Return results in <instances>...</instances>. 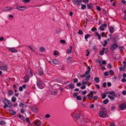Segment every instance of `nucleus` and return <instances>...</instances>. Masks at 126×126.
Wrapping results in <instances>:
<instances>
[{
    "label": "nucleus",
    "instance_id": "nucleus-1",
    "mask_svg": "<svg viewBox=\"0 0 126 126\" xmlns=\"http://www.w3.org/2000/svg\"><path fill=\"white\" fill-rule=\"evenodd\" d=\"M72 116H74L75 118V120L78 123L80 124V125H84V123H82L80 122V115L78 113L75 114L74 113L71 114Z\"/></svg>",
    "mask_w": 126,
    "mask_h": 126
},
{
    "label": "nucleus",
    "instance_id": "nucleus-2",
    "mask_svg": "<svg viewBox=\"0 0 126 126\" xmlns=\"http://www.w3.org/2000/svg\"><path fill=\"white\" fill-rule=\"evenodd\" d=\"M37 87L40 89H42L44 87V82L41 80H38L37 83Z\"/></svg>",
    "mask_w": 126,
    "mask_h": 126
},
{
    "label": "nucleus",
    "instance_id": "nucleus-3",
    "mask_svg": "<svg viewBox=\"0 0 126 126\" xmlns=\"http://www.w3.org/2000/svg\"><path fill=\"white\" fill-rule=\"evenodd\" d=\"M72 1L74 4L78 6L80 5L81 2V0H72Z\"/></svg>",
    "mask_w": 126,
    "mask_h": 126
},
{
    "label": "nucleus",
    "instance_id": "nucleus-4",
    "mask_svg": "<svg viewBox=\"0 0 126 126\" xmlns=\"http://www.w3.org/2000/svg\"><path fill=\"white\" fill-rule=\"evenodd\" d=\"M121 110H122L126 109V104L124 103L122 104L119 106Z\"/></svg>",
    "mask_w": 126,
    "mask_h": 126
},
{
    "label": "nucleus",
    "instance_id": "nucleus-5",
    "mask_svg": "<svg viewBox=\"0 0 126 126\" xmlns=\"http://www.w3.org/2000/svg\"><path fill=\"white\" fill-rule=\"evenodd\" d=\"M96 93V92L95 91H92L90 93L87 95V96L90 99H91L93 97V94H95Z\"/></svg>",
    "mask_w": 126,
    "mask_h": 126
},
{
    "label": "nucleus",
    "instance_id": "nucleus-6",
    "mask_svg": "<svg viewBox=\"0 0 126 126\" xmlns=\"http://www.w3.org/2000/svg\"><path fill=\"white\" fill-rule=\"evenodd\" d=\"M0 69L3 71H7V65L6 64H4L0 66Z\"/></svg>",
    "mask_w": 126,
    "mask_h": 126
},
{
    "label": "nucleus",
    "instance_id": "nucleus-7",
    "mask_svg": "<svg viewBox=\"0 0 126 126\" xmlns=\"http://www.w3.org/2000/svg\"><path fill=\"white\" fill-rule=\"evenodd\" d=\"M16 8L21 11L27 9L26 7L24 6H17Z\"/></svg>",
    "mask_w": 126,
    "mask_h": 126
},
{
    "label": "nucleus",
    "instance_id": "nucleus-8",
    "mask_svg": "<svg viewBox=\"0 0 126 126\" xmlns=\"http://www.w3.org/2000/svg\"><path fill=\"white\" fill-rule=\"evenodd\" d=\"M118 47V46L117 44L115 43L112 45L110 48V49L111 50H114Z\"/></svg>",
    "mask_w": 126,
    "mask_h": 126
},
{
    "label": "nucleus",
    "instance_id": "nucleus-9",
    "mask_svg": "<svg viewBox=\"0 0 126 126\" xmlns=\"http://www.w3.org/2000/svg\"><path fill=\"white\" fill-rule=\"evenodd\" d=\"M60 88V85L57 84H55L52 86V88L54 89H58Z\"/></svg>",
    "mask_w": 126,
    "mask_h": 126
},
{
    "label": "nucleus",
    "instance_id": "nucleus-10",
    "mask_svg": "<svg viewBox=\"0 0 126 126\" xmlns=\"http://www.w3.org/2000/svg\"><path fill=\"white\" fill-rule=\"evenodd\" d=\"M107 94H110L114 96L115 97H116L117 96V95L115 94V93L113 91L111 92H108L106 93Z\"/></svg>",
    "mask_w": 126,
    "mask_h": 126
},
{
    "label": "nucleus",
    "instance_id": "nucleus-11",
    "mask_svg": "<svg viewBox=\"0 0 126 126\" xmlns=\"http://www.w3.org/2000/svg\"><path fill=\"white\" fill-rule=\"evenodd\" d=\"M32 110L35 112H37L38 110V108L36 107H33L32 108Z\"/></svg>",
    "mask_w": 126,
    "mask_h": 126
},
{
    "label": "nucleus",
    "instance_id": "nucleus-12",
    "mask_svg": "<svg viewBox=\"0 0 126 126\" xmlns=\"http://www.w3.org/2000/svg\"><path fill=\"white\" fill-rule=\"evenodd\" d=\"M29 75H25L24 77V79L25 82H27L29 79Z\"/></svg>",
    "mask_w": 126,
    "mask_h": 126
},
{
    "label": "nucleus",
    "instance_id": "nucleus-13",
    "mask_svg": "<svg viewBox=\"0 0 126 126\" xmlns=\"http://www.w3.org/2000/svg\"><path fill=\"white\" fill-rule=\"evenodd\" d=\"M88 70L86 71L85 72V74L86 75H88L90 73L91 71V68L90 66H88L87 67Z\"/></svg>",
    "mask_w": 126,
    "mask_h": 126
},
{
    "label": "nucleus",
    "instance_id": "nucleus-14",
    "mask_svg": "<svg viewBox=\"0 0 126 126\" xmlns=\"http://www.w3.org/2000/svg\"><path fill=\"white\" fill-rule=\"evenodd\" d=\"M99 115L101 117H104L106 116V114L103 111L100 112L99 113Z\"/></svg>",
    "mask_w": 126,
    "mask_h": 126
},
{
    "label": "nucleus",
    "instance_id": "nucleus-15",
    "mask_svg": "<svg viewBox=\"0 0 126 126\" xmlns=\"http://www.w3.org/2000/svg\"><path fill=\"white\" fill-rule=\"evenodd\" d=\"M9 50L10 51L12 52H17L18 51L17 50L13 48H9Z\"/></svg>",
    "mask_w": 126,
    "mask_h": 126
},
{
    "label": "nucleus",
    "instance_id": "nucleus-16",
    "mask_svg": "<svg viewBox=\"0 0 126 126\" xmlns=\"http://www.w3.org/2000/svg\"><path fill=\"white\" fill-rule=\"evenodd\" d=\"M110 32V33H113L114 32V28L112 26H109Z\"/></svg>",
    "mask_w": 126,
    "mask_h": 126
},
{
    "label": "nucleus",
    "instance_id": "nucleus-17",
    "mask_svg": "<svg viewBox=\"0 0 126 126\" xmlns=\"http://www.w3.org/2000/svg\"><path fill=\"white\" fill-rule=\"evenodd\" d=\"M87 8L88 9H92L94 8L92 3H90L87 5Z\"/></svg>",
    "mask_w": 126,
    "mask_h": 126
},
{
    "label": "nucleus",
    "instance_id": "nucleus-18",
    "mask_svg": "<svg viewBox=\"0 0 126 126\" xmlns=\"http://www.w3.org/2000/svg\"><path fill=\"white\" fill-rule=\"evenodd\" d=\"M88 82V81L86 79H83L82 82V85L86 84H87Z\"/></svg>",
    "mask_w": 126,
    "mask_h": 126
},
{
    "label": "nucleus",
    "instance_id": "nucleus-19",
    "mask_svg": "<svg viewBox=\"0 0 126 126\" xmlns=\"http://www.w3.org/2000/svg\"><path fill=\"white\" fill-rule=\"evenodd\" d=\"M72 48L73 47L72 46H70L69 47V48L67 50V53H68L70 54L71 53Z\"/></svg>",
    "mask_w": 126,
    "mask_h": 126
},
{
    "label": "nucleus",
    "instance_id": "nucleus-20",
    "mask_svg": "<svg viewBox=\"0 0 126 126\" xmlns=\"http://www.w3.org/2000/svg\"><path fill=\"white\" fill-rule=\"evenodd\" d=\"M72 58L71 57H68L66 61L68 63H70L71 62Z\"/></svg>",
    "mask_w": 126,
    "mask_h": 126
},
{
    "label": "nucleus",
    "instance_id": "nucleus-21",
    "mask_svg": "<svg viewBox=\"0 0 126 126\" xmlns=\"http://www.w3.org/2000/svg\"><path fill=\"white\" fill-rule=\"evenodd\" d=\"M19 106L21 107H27V105L21 103L19 104Z\"/></svg>",
    "mask_w": 126,
    "mask_h": 126
},
{
    "label": "nucleus",
    "instance_id": "nucleus-22",
    "mask_svg": "<svg viewBox=\"0 0 126 126\" xmlns=\"http://www.w3.org/2000/svg\"><path fill=\"white\" fill-rule=\"evenodd\" d=\"M53 63L55 64H57L58 63V61L56 59H54L52 60Z\"/></svg>",
    "mask_w": 126,
    "mask_h": 126
},
{
    "label": "nucleus",
    "instance_id": "nucleus-23",
    "mask_svg": "<svg viewBox=\"0 0 126 126\" xmlns=\"http://www.w3.org/2000/svg\"><path fill=\"white\" fill-rule=\"evenodd\" d=\"M10 112L11 114L12 115H14L15 114L16 112L13 110H11L10 111Z\"/></svg>",
    "mask_w": 126,
    "mask_h": 126
},
{
    "label": "nucleus",
    "instance_id": "nucleus-24",
    "mask_svg": "<svg viewBox=\"0 0 126 126\" xmlns=\"http://www.w3.org/2000/svg\"><path fill=\"white\" fill-rule=\"evenodd\" d=\"M8 92V95L10 96L12 95L13 94V92L10 90H9Z\"/></svg>",
    "mask_w": 126,
    "mask_h": 126
},
{
    "label": "nucleus",
    "instance_id": "nucleus-25",
    "mask_svg": "<svg viewBox=\"0 0 126 126\" xmlns=\"http://www.w3.org/2000/svg\"><path fill=\"white\" fill-rule=\"evenodd\" d=\"M68 87L69 89H73L74 88V85L73 84H71L68 85Z\"/></svg>",
    "mask_w": 126,
    "mask_h": 126
},
{
    "label": "nucleus",
    "instance_id": "nucleus-26",
    "mask_svg": "<svg viewBox=\"0 0 126 126\" xmlns=\"http://www.w3.org/2000/svg\"><path fill=\"white\" fill-rule=\"evenodd\" d=\"M6 124V122L4 121H1L0 122V124L1 126L4 125Z\"/></svg>",
    "mask_w": 126,
    "mask_h": 126
},
{
    "label": "nucleus",
    "instance_id": "nucleus-27",
    "mask_svg": "<svg viewBox=\"0 0 126 126\" xmlns=\"http://www.w3.org/2000/svg\"><path fill=\"white\" fill-rule=\"evenodd\" d=\"M43 73V71L41 70L39 71L38 75L40 76L42 75Z\"/></svg>",
    "mask_w": 126,
    "mask_h": 126
},
{
    "label": "nucleus",
    "instance_id": "nucleus-28",
    "mask_svg": "<svg viewBox=\"0 0 126 126\" xmlns=\"http://www.w3.org/2000/svg\"><path fill=\"white\" fill-rule=\"evenodd\" d=\"M7 104L9 105L8 107L10 108L12 106V104L11 102L9 100Z\"/></svg>",
    "mask_w": 126,
    "mask_h": 126
},
{
    "label": "nucleus",
    "instance_id": "nucleus-29",
    "mask_svg": "<svg viewBox=\"0 0 126 126\" xmlns=\"http://www.w3.org/2000/svg\"><path fill=\"white\" fill-rule=\"evenodd\" d=\"M41 122L39 121H35L34 123L35 124H37L38 126H40L41 125Z\"/></svg>",
    "mask_w": 126,
    "mask_h": 126
},
{
    "label": "nucleus",
    "instance_id": "nucleus-30",
    "mask_svg": "<svg viewBox=\"0 0 126 126\" xmlns=\"http://www.w3.org/2000/svg\"><path fill=\"white\" fill-rule=\"evenodd\" d=\"M95 33L96 35L98 37V39L100 40L101 39V36L97 32H96Z\"/></svg>",
    "mask_w": 126,
    "mask_h": 126
},
{
    "label": "nucleus",
    "instance_id": "nucleus-31",
    "mask_svg": "<svg viewBox=\"0 0 126 126\" xmlns=\"http://www.w3.org/2000/svg\"><path fill=\"white\" fill-rule=\"evenodd\" d=\"M95 33L96 35L98 37V39L100 40L101 39V36L97 32H96Z\"/></svg>",
    "mask_w": 126,
    "mask_h": 126
},
{
    "label": "nucleus",
    "instance_id": "nucleus-32",
    "mask_svg": "<svg viewBox=\"0 0 126 126\" xmlns=\"http://www.w3.org/2000/svg\"><path fill=\"white\" fill-rule=\"evenodd\" d=\"M95 33L96 35L98 37V39L100 40L101 39V36L97 32H96Z\"/></svg>",
    "mask_w": 126,
    "mask_h": 126
},
{
    "label": "nucleus",
    "instance_id": "nucleus-33",
    "mask_svg": "<svg viewBox=\"0 0 126 126\" xmlns=\"http://www.w3.org/2000/svg\"><path fill=\"white\" fill-rule=\"evenodd\" d=\"M18 115L19 116V118L23 120H24V119H25V118L23 115H21L20 114H18Z\"/></svg>",
    "mask_w": 126,
    "mask_h": 126
},
{
    "label": "nucleus",
    "instance_id": "nucleus-34",
    "mask_svg": "<svg viewBox=\"0 0 126 126\" xmlns=\"http://www.w3.org/2000/svg\"><path fill=\"white\" fill-rule=\"evenodd\" d=\"M16 98L15 97L13 96L11 98V101L12 102H15L16 101Z\"/></svg>",
    "mask_w": 126,
    "mask_h": 126
},
{
    "label": "nucleus",
    "instance_id": "nucleus-35",
    "mask_svg": "<svg viewBox=\"0 0 126 126\" xmlns=\"http://www.w3.org/2000/svg\"><path fill=\"white\" fill-rule=\"evenodd\" d=\"M104 44H102L103 46L104 47H105L106 46L107 44L108 43V41L106 40H105L104 41Z\"/></svg>",
    "mask_w": 126,
    "mask_h": 126
},
{
    "label": "nucleus",
    "instance_id": "nucleus-36",
    "mask_svg": "<svg viewBox=\"0 0 126 126\" xmlns=\"http://www.w3.org/2000/svg\"><path fill=\"white\" fill-rule=\"evenodd\" d=\"M108 97L112 100H113L114 99V98L110 95H108Z\"/></svg>",
    "mask_w": 126,
    "mask_h": 126
},
{
    "label": "nucleus",
    "instance_id": "nucleus-37",
    "mask_svg": "<svg viewBox=\"0 0 126 126\" xmlns=\"http://www.w3.org/2000/svg\"><path fill=\"white\" fill-rule=\"evenodd\" d=\"M9 100H7V99H5L3 100V102L5 104H7Z\"/></svg>",
    "mask_w": 126,
    "mask_h": 126
},
{
    "label": "nucleus",
    "instance_id": "nucleus-38",
    "mask_svg": "<svg viewBox=\"0 0 126 126\" xmlns=\"http://www.w3.org/2000/svg\"><path fill=\"white\" fill-rule=\"evenodd\" d=\"M94 80L96 81V82L97 83L99 82V79L98 78L95 77L94 79Z\"/></svg>",
    "mask_w": 126,
    "mask_h": 126
},
{
    "label": "nucleus",
    "instance_id": "nucleus-39",
    "mask_svg": "<svg viewBox=\"0 0 126 126\" xmlns=\"http://www.w3.org/2000/svg\"><path fill=\"white\" fill-rule=\"evenodd\" d=\"M45 50V48L43 47H41L40 48V51L41 52H43Z\"/></svg>",
    "mask_w": 126,
    "mask_h": 126
},
{
    "label": "nucleus",
    "instance_id": "nucleus-40",
    "mask_svg": "<svg viewBox=\"0 0 126 126\" xmlns=\"http://www.w3.org/2000/svg\"><path fill=\"white\" fill-rule=\"evenodd\" d=\"M76 98L77 100H82V98L80 95L77 96L76 97Z\"/></svg>",
    "mask_w": 126,
    "mask_h": 126
},
{
    "label": "nucleus",
    "instance_id": "nucleus-41",
    "mask_svg": "<svg viewBox=\"0 0 126 126\" xmlns=\"http://www.w3.org/2000/svg\"><path fill=\"white\" fill-rule=\"evenodd\" d=\"M81 4V5L82 6L81 7V9H84L86 8V6L84 4Z\"/></svg>",
    "mask_w": 126,
    "mask_h": 126
},
{
    "label": "nucleus",
    "instance_id": "nucleus-42",
    "mask_svg": "<svg viewBox=\"0 0 126 126\" xmlns=\"http://www.w3.org/2000/svg\"><path fill=\"white\" fill-rule=\"evenodd\" d=\"M108 101L109 100L108 99H106L103 101V103L105 104H107L108 103Z\"/></svg>",
    "mask_w": 126,
    "mask_h": 126
},
{
    "label": "nucleus",
    "instance_id": "nucleus-43",
    "mask_svg": "<svg viewBox=\"0 0 126 126\" xmlns=\"http://www.w3.org/2000/svg\"><path fill=\"white\" fill-rule=\"evenodd\" d=\"M102 98L103 99H104L106 97V95L104 93H103L102 94Z\"/></svg>",
    "mask_w": 126,
    "mask_h": 126
},
{
    "label": "nucleus",
    "instance_id": "nucleus-44",
    "mask_svg": "<svg viewBox=\"0 0 126 126\" xmlns=\"http://www.w3.org/2000/svg\"><path fill=\"white\" fill-rule=\"evenodd\" d=\"M28 47L33 51H35L36 50V49L34 47H31L30 46H29Z\"/></svg>",
    "mask_w": 126,
    "mask_h": 126
},
{
    "label": "nucleus",
    "instance_id": "nucleus-45",
    "mask_svg": "<svg viewBox=\"0 0 126 126\" xmlns=\"http://www.w3.org/2000/svg\"><path fill=\"white\" fill-rule=\"evenodd\" d=\"M90 36V34H87L85 36V39H87Z\"/></svg>",
    "mask_w": 126,
    "mask_h": 126
},
{
    "label": "nucleus",
    "instance_id": "nucleus-46",
    "mask_svg": "<svg viewBox=\"0 0 126 126\" xmlns=\"http://www.w3.org/2000/svg\"><path fill=\"white\" fill-rule=\"evenodd\" d=\"M90 77V75H87L86 78V79H85L87 80L88 81Z\"/></svg>",
    "mask_w": 126,
    "mask_h": 126
},
{
    "label": "nucleus",
    "instance_id": "nucleus-47",
    "mask_svg": "<svg viewBox=\"0 0 126 126\" xmlns=\"http://www.w3.org/2000/svg\"><path fill=\"white\" fill-rule=\"evenodd\" d=\"M29 120V118L28 117L26 119V121L28 123L31 124V123Z\"/></svg>",
    "mask_w": 126,
    "mask_h": 126
},
{
    "label": "nucleus",
    "instance_id": "nucleus-48",
    "mask_svg": "<svg viewBox=\"0 0 126 126\" xmlns=\"http://www.w3.org/2000/svg\"><path fill=\"white\" fill-rule=\"evenodd\" d=\"M51 94L53 95H55L56 94L57 91H53L52 92Z\"/></svg>",
    "mask_w": 126,
    "mask_h": 126
},
{
    "label": "nucleus",
    "instance_id": "nucleus-49",
    "mask_svg": "<svg viewBox=\"0 0 126 126\" xmlns=\"http://www.w3.org/2000/svg\"><path fill=\"white\" fill-rule=\"evenodd\" d=\"M45 117L46 118H48L50 117V116L49 114H47L45 115Z\"/></svg>",
    "mask_w": 126,
    "mask_h": 126
},
{
    "label": "nucleus",
    "instance_id": "nucleus-50",
    "mask_svg": "<svg viewBox=\"0 0 126 126\" xmlns=\"http://www.w3.org/2000/svg\"><path fill=\"white\" fill-rule=\"evenodd\" d=\"M23 2L24 3H25L28 2H30L31 0H23Z\"/></svg>",
    "mask_w": 126,
    "mask_h": 126
},
{
    "label": "nucleus",
    "instance_id": "nucleus-51",
    "mask_svg": "<svg viewBox=\"0 0 126 126\" xmlns=\"http://www.w3.org/2000/svg\"><path fill=\"white\" fill-rule=\"evenodd\" d=\"M96 8L99 11H101V8L99 6H97L96 7Z\"/></svg>",
    "mask_w": 126,
    "mask_h": 126
},
{
    "label": "nucleus",
    "instance_id": "nucleus-52",
    "mask_svg": "<svg viewBox=\"0 0 126 126\" xmlns=\"http://www.w3.org/2000/svg\"><path fill=\"white\" fill-rule=\"evenodd\" d=\"M78 33L79 34H82L83 33L82 32V31L81 30H79V31L78 32Z\"/></svg>",
    "mask_w": 126,
    "mask_h": 126
},
{
    "label": "nucleus",
    "instance_id": "nucleus-53",
    "mask_svg": "<svg viewBox=\"0 0 126 126\" xmlns=\"http://www.w3.org/2000/svg\"><path fill=\"white\" fill-rule=\"evenodd\" d=\"M54 55H58V53L56 51H55L54 53Z\"/></svg>",
    "mask_w": 126,
    "mask_h": 126
},
{
    "label": "nucleus",
    "instance_id": "nucleus-54",
    "mask_svg": "<svg viewBox=\"0 0 126 126\" xmlns=\"http://www.w3.org/2000/svg\"><path fill=\"white\" fill-rule=\"evenodd\" d=\"M60 42L61 43H62L63 44H64L65 42V41L64 40H60Z\"/></svg>",
    "mask_w": 126,
    "mask_h": 126
},
{
    "label": "nucleus",
    "instance_id": "nucleus-55",
    "mask_svg": "<svg viewBox=\"0 0 126 126\" xmlns=\"http://www.w3.org/2000/svg\"><path fill=\"white\" fill-rule=\"evenodd\" d=\"M101 26H102V27H106L107 26V25L106 24L104 23L103 24H102L101 25Z\"/></svg>",
    "mask_w": 126,
    "mask_h": 126
},
{
    "label": "nucleus",
    "instance_id": "nucleus-56",
    "mask_svg": "<svg viewBox=\"0 0 126 126\" xmlns=\"http://www.w3.org/2000/svg\"><path fill=\"white\" fill-rule=\"evenodd\" d=\"M7 10H11L12 9V8L11 7H7L6 8Z\"/></svg>",
    "mask_w": 126,
    "mask_h": 126
},
{
    "label": "nucleus",
    "instance_id": "nucleus-57",
    "mask_svg": "<svg viewBox=\"0 0 126 126\" xmlns=\"http://www.w3.org/2000/svg\"><path fill=\"white\" fill-rule=\"evenodd\" d=\"M110 74L111 75L113 74V71L112 70H111L109 71Z\"/></svg>",
    "mask_w": 126,
    "mask_h": 126
},
{
    "label": "nucleus",
    "instance_id": "nucleus-58",
    "mask_svg": "<svg viewBox=\"0 0 126 126\" xmlns=\"http://www.w3.org/2000/svg\"><path fill=\"white\" fill-rule=\"evenodd\" d=\"M99 53L100 55H103L104 54V52L101 50L100 51Z\"/></svg>",
    "mask_w": 126,
    "mask_h": 126
},
{
    "label": "nucleus",
    "instance_id": "nucleus-59",
    "mask_svg": "<svg viewBox=\"0 0 126 126\" xmlns=\"http://www.w3.org/2000/svg\"><path fill=\"white\" fill-rule=\"evenodd\" d=\"M98 97L97 96H95L94 97L93 99L94 100H96L98 98Z\"/></svg>",
    "mask_w": 126,
    "mask_h": 126
},
{
    "label": "nucleus",
    "instance_id": "nucleus-60",
    "mask_svg": "<svg viewBox=\"0 0 126 126\" xmlns=\"http://www.w3.org/2000/svg\"><path fill=\"white\" fill-rule=\"evenodd\" d=\"M108 73L107 72H105L104 74V75L105 76H107L108 75Z\"/></svg>",
    "mask_w": 126,
    "mask_h": 126
},
{
    "label": "nucleus",
    "instance_id": "nucleus-61",
    "mask_svg": "<svg viewBox=\"0 0 126 126\" xmlns=\"http://www.w3.org/2000/svg\"><path fill=\"white\" fill-rule=\"evenodd\" d=\"M94 107V106L93 104L91 105L90 106V108L91 109H93Z\"/></svg>",
    "mask_w": 126,
    "mask_h": 126
},
{
    "label": "nucleus",
    "instance_id": "nucleus-62",
    "mask_svg": "<svg viewBox=\"0 0 126 126\" xmlns=\"http://www.w3.org/2000/svg\"><path fill=\"white\" fill-rule=\"evenodd\" d=\"M29 74H30V76H32L33 75V72H32V71H31V70L30 71V72H29Z\"/></svg>",
    "mask_w": 126,
    "mask_h": 126
},
{
    "label": "nucleus",
    "instance_id": "nucleus-63",
    "mask_svg": "<svg viewBox=\"0 0 126 126\" xmlns=\"http://www.w3.org/2000/svg\"><path fill=\"white\" fill-rule=\"evenodd\" d=\"M121 81L123 82H125L126 81V79L125 78H123L122 79Z\"/></svg>",
    "mask_w": 126,
    "mask_h": 126
},
{
    "label": "nucleus",
    "instance_id": "nucleus-64",
    "mask_svg": "<svg viewBox=\"0 0 126 126\" xmlns=\"http://www.w3.org/2000/svg\"><path fill=\"white\" fill-rule=\"evenodd\" d=\"M103 86L105 88L106 87V83L105 82H104L103 83Z\"/></svg>",
    "mask_w": 126,
    "mask_h": 126
}]
</instances>
